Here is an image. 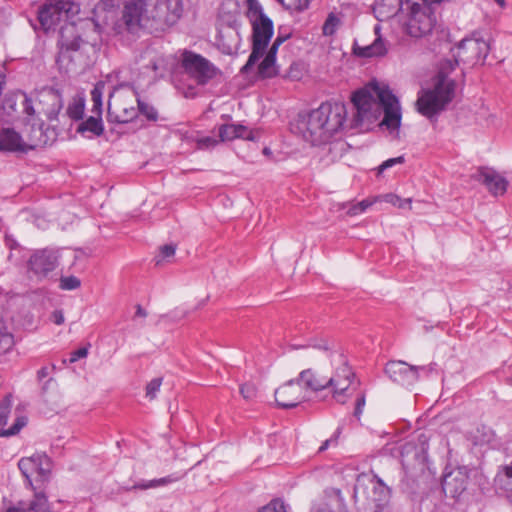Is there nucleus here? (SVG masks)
Segmentation results:
<instances>
[{
    "mask_svg": "<svg viewBox=\"0 0 512 512\" xmlns=\"http://www.w3.org/2000/svg\"><path fill=\"white\" fill-rule=\"evenodd\" d=\"M278 2L287 10L302 11L308 7V0H293L288 3H286L285 0H278Z\"/></svg>",
    "mask_w": 512,
    "mask_h": 512,
    "instance_id": "44",
    "label": "nucleus"
},
{
    "mask_svg": "<svg viewBox=\"0 0 512 512\" xmlns=\"http://www.w3.org/2000/svg\"><path fill=\"white\" fill-rule=\"evenodd\" d=\"M380 26L376 25L374 28L376 39L370 45L364 47H354V54L362 58L381 57L387 53V46L385 41L379 35Z\"/></svg>",
    "mask_w": 512,
    "mask_h": 512,
    "instance_id": "24",
    "label": "nucleus"
},
{
    "mask_svg": "<svg viewBox=\"0 0 512 512\" xmlns=\"http://www.w3.org/2000/svg\"><path fill=\"white\" fill-rule=\"evenodd\" d=\"M489 50L488 42L481 38L463 39L457 46L455 60L445 61L434 77L433 88L419 91L416 101L418 112L431 119L444 111L454 98L456 88L455 81L448 79V72L454 70L459 61L471 65L483 64Z\"/></svg>",
    "mask_w": 512,
    "mask_h": 512,
    "instance_id": "1",
    "label": "nucleus"
},
{
    "mask_svg": "<svg viewBox=\"0 0 512 512\" xmlns=\"http://www.w3.org/2000/svg\"><path fill=\"white\" fill-rule=\"evenodd\" d=\"M18 467L23 476L26 478L27 486L33 488L31 480V475L33 474V460L30 459V457L21 458L18 462Z\"/></svg>",
    "mask_w": 512,
    "mask_h": 512,
    "instance_id": "34",
    "label": "nucleus"
},
{
    "mask_svg": "<svg viewBox=\"0 0 512 512\" xmlns=\"http://www.w3.org/2000/svg\"><path fill=\"white\" fill-rule=\"evenodd\" d=\"M180 478H181V476H179V475H169V476H166V477H162V478H159V479H153V480H150V481H141V482L136 483L133 486V489L146 490V489H150V488H157V487H160V486H165V485H168L170 483L176 482Z\"/></svg>",
    "mask_w": 512,
    "mask_h": 512,
    "instance_id": "30",
    "label": "nucleus"
},
{
    "mask_svg": "<svg viewBox=\"0 0 512 512\" xmlns=\"http://www.w3.org/2000/svg\"><path fill=\"white\" fill-rule=\"evenodd\" d=\"M113 30L119 35H137L141 30L154 33V24L147 1H126L121 10V16L114 23Z\"/></svg>",
    "mask_w": 512,
    "mask_h": 512,
    "instance_id": "4",
    "label": "nucleus"
},
{
    "mask_svg": "<svg viewBox=\"0 0 512 512\" xmlns=\"http://www.w3.org/2000/svg\"><path fill=\"white\" fill-rule=\"evenodd\" d=\"M181 67L189 78L198 85H205L218 73V69L208 59L192 51H184Z\"/></svg>",
    "mask_w": 512,
    "mask_h": 512,
    "instance_id": "10",
    "label": "nucleus"
},
{
    "mask_svg": "<svg viewBox=\"0 0 512 512\" xmlns=\"http://www.w3.org/2000/svg\"><path fill=\"white\" fill-rule=\"evenodd\" d=\"M361 205L362 204H359V203L351 205L347 211V214H349L351 216H355L360 213H363V208H361Z\"/></svg>",
    "mask_w": 512,
    "mask_h": 512,
    "instance_id": "52",
    "label": "nucleus"
},
{
    "mask_svg": "<svg viewBox=\"0 0 512 512\" xmlns=\"http://www.w3.org/2000/svg\"><path fill=\"white\" fill-rule=\"evenodd\" d=\"M347 116L342 102H325L317 109L299 115L296 130L312 145L328 143L343 127Z\"/></svg>",
    "mask_w": 512,
    "mask_h": 512,
    "instance_id": "3",
    "label": "nucleus"
},
{
    "mask_svg": "<svg viewBox=\"0 0 512 512\" xmlns=\"http://www.w3.org/2000/svg\"><path fill=\"white\" fill-rule=\"evenodd\" d=\"M288 38H289V35H280V34H279V35L276 37V39L274 40V42H273V44H272V46L270 47V49H269V50L277 54V51H278V49H279L280 45H281L283 42H285Z\"/></svg>",
    "mask_w": 512,
    "mask_h": 512,
    "instance_id": "49",
    "label": "nucleus"
},
{
    "mask_svg": "<svg viewBox=\"0 0 512 512\" xmlns=\"http://www.w3.org/2000/svg\"><path fill=\"white\" fill-rule=\"evenodd\" d=\"M219 140L232 141L237 138L255 140L254 132L241 124H223L218 128Z\"/></svg>",
    "mask_w": 512,
    "mask_h": 512,
    "instance_id": "23",
    "label": "nucleus"
},
{
    "mask_svg": "<svg viewBox=\"0 0 512 512\" xmlns=\"http://www.w3.org/2000/svg\"><path fill=\"white\" fill-rule=\"evenodd\" d=\"M47 144L48 137L43 131L42 124L32 126L27 140H24L13 128H2L0 130V151L26 153Z\"/></svg>",
    "mask_w": 512,
    "mask_h": 512,
    "instance_id": "6",
    "label": "nucleus"
},
{
    "mask_svg": "<svg viewBox=\"0 0 512 512\" xmlns=\"http://www.w3.org/2000/svg\"><path fill=\"white\" fill-rule=\"evenodd\" d=\"M72 4L68 0H53L42 5L38 11V20L45 31L54 27L63 19L68 18Z\"/></svg>",
    "mask_w": 512,
    "mask_h": 512,
    "instance_id": "14",
    "label": "nucleus"
},
{
    "mask_svg": "<svg viewBox=\"0 0 512 512\" xmlns=\"http://www.w3.org/2000/svg\"><path fill=\"white\" fill-rule=\"evenodd\" d=\"M48 374H49L48 369L46 367H43L38 371L37 376H38L39 380H42V379L46 378L48 376Z\"/></svg>",
    "mask_w": 512,
    "mask_h": 512,
    "instance_id": "56",
    "label": "nucleus"
},
{
    "mask_svg": "<svg viewBox=\"0 0 512 512\" xmlns=\"http://www.w3.org/2000/svg\"><path fill=\"white\" fill-rule=\"evenodd\" d=\"M371 481V489H355L354 500L357 512H382L388 504L390 490L383 481L376 477Z\"/></svg>",
    "mask_w": 512,
    "mask_h": 512,
    "instance_id": "8",
    "label": "nucleus"
},
{
    "mask_svg": "<svg viewBox=\"0 0 512 512\" xmlns=\"http://www.w3.org/2000/svg\"><path fill=\"white\" fill-rule=\"evenodd\" d=\"M266 48L252 44V52L248 57L246 64L241 68V73L245 74L258 62L264 55Z\"/></svg>",
    "mask_w": 512,
    "mask_h": 512,
    "instance_id": "33",
    "label": "nucleus"
},
{
    "mask_svg": "<svg viewBox=\"0 0 512 512\" xmlns=\"http://www.w3.org/2000/svg\"><path fill=\"white\" fill-rule=\"evenodd\" d=\"M303 398L302 386L297 378L287 381L275 391L276 403L283 409L296 407Z\"/></svg>",
    "mask_w": 512,
    "mask_h": 512,
    "instance_id": "17",
    "label": "nucleus"
},
{
    "mask_svg": "<svg viewBox=\"0 0 512 512\" xmlns=\"http://www.w3.org/2000/svg\"><path fill=\"white\" fill-rule=\"evenodd\" d=\"M297 381L304 386V388L318 392L330 388V381L328 376L321 375L318 371L308 368L302 370L297 378Z\"/></svg>",
    "mask_w": 512,
    "mask_h": 512,
    "instance_id": "22",
    "label": "nucleus"
},
{
    "mask_svg": "<svg viewBox=\"0 0 512 512\" xmlns=\"http://www.w3.org/2000/svg\"><path fill=\"white\" fill-rule=\"evenodd\" d=\"M364 405H365V397H364V395H361L356 400V407H355V412H354V414L356 416H359L361 414L362 408Z\"/></svg>",
    "mask_w": 512,
    "mask_h": 512,
    "instance_id": "51",
    "label": "nucleus"
},
{
    "mask_svg": "<svg viewBox=\"0 0 512 512\" xmlns=\"http://www.w3.org/2000/svg\"><path fill=\"white\" fill-rule=\"evenodd\" d=\"M263 153H264V154H269V153H270L269 148H264Z\"/></svg>",
    "mask_w": 512,
    "mask_h": 512,
    "instance_id": "61",
    "label": "nucleus"
},
{
    "mask_svg": "<svg viewBox=\"0 0 512 512\" xmlns=\"http://www.w3.org/2000/svg\"><path fill=\"white\" fill-rule=\"evenodd\" d=\"M290 348L291 349H299V348L309 349V348H311V349H318V350H324V351L330 350L327 340H316V339H311L307 345L299 346V345L291 344Z\"/></svg>",
    "mask_w": 512,
    "mask_h": 512,
    "instance_id": "38",
    "label": "nucleus"
},
{
    "mask_svg": "<svg viewBox=\"0 0 512 512\" xmlns=\"http://www.w3.org/2000/svg\"><path fill=\"white\" fill-rule=\"evenodd\" d=\"M359 204H362L361 208H363V212H364L369 206L372 205V202L369 200H363V201L359 202Z\"/></svg>",
    "mask_w": 512,
    "mask_h": 512,
    "instance_id": "57",
    "label": "nucleus"
},
{
    "mask_svg": "<svg viewBox=\"0 0 512 512\" xmlns=\"http://www.w3.org/2000/svg\"><path fill=\"white\" fill-rule=\"evenodd\" d=\"M276 53L268 51L262 62L258 66V74L262 78H271L277 75L278 71L275 66Z\"/></svg>",
    "mask_w": 512,
    "mask_h": 512,
    "instance_id": "29",
    "label": "nucleus"
},
{
    "mask_svg": "<svg viewBox=\"0 0 512 512\" xmlns=\"http://www.w3.org/2000/svg\"><path fill=\"white\" fill-rule=\"evenodd\" d=\"M434 364L428 366H412L403 361H390L386 364L385 373L388 377L401 385H411L419 378V372L428 374L433 370Z\"/></svg>",
    "mask_w": 512,
    "mask_h": 512,
    "instance_id": "13",
    "label": "nucleus"
},
{
    "mask_svg": "<svg viewBox=\"0 0 512 512\" xmlns=\"http://www.w3.org/2000/svg\"><path fill=\"white\" fill-rule=\"evenodd\" d=\"M247 2V12L262 9V6L259 4L257 0H246Z\"/></svg>",
    "mask_w": 512,
    "mask_h": 512,
    "instance_id": "53",
    "label": "nucleus"
},
{
    "mask_svg": "<svg viewBox=\"0 0 512 512\" xmlns=\"http://www.w3.org/2000/svg\"><path fill=\"white\" fill-rule=\"evenodd\" d=\"M240 393L246 400H252L256 397L257 390L254 384L245 383L240 387Z\"/></svg>",
    "mask_w": 512,
    "mask_h": 512,
    "instance_id": "47",
    "label": "nucleus"
},
{
    "mask_svg": "<svg viewBox=\"0 0 512 512\" xmlns=\"http://www.w3.org/2000/svg\"><path fill=\"white\" fill-rule=\"evenodd\" d=\"M52 318L55 324L61 325L64 322V315L62 311L56 310L52 314Z\"/></svg>",
    "mask_w": 512,
    "mask_h": 512,
    "instance_id": "54",
    "label": "nucleus"
},
{
    "mask_svg": "<svg viewBox=\"0 0 512 512\" xmlns=\"http://www.w3.org/2000/svg\"><path fill=\"white\" fill-rule=\"evenodd\" d=\"M81 285L80 279L75 276H66L60 278V288L63 290H75Z\"/></svg>",
    "mask_w": 512,
    "mask_h": 512,
    "instance_id": "39",
    "label": "nucleus"
},
{
    "mask_svg": "<svg viewBox=\"0 0 512 512\" xmlns=\"http://www.w3.org/2000/svg\"><path fill=\"white\" fill-rule=\"evenodd\" d=\"M30 269L38 276H47L54 271L59 264L58 251L53 249H42L36 251L29 259Z\"/></svg>",
    "mask_w": 512,
    "mask_h": 512,
    "instance_id": "16",
    "label": "nucleus"
},
{
    "mask_svg": "<svg viewBox=\"0 0 512 512\" xmlns=\"http://www.w3.org/2000/svg\"><path fill=\"white\" fill-rule=\"evenodd\" d=\"M307 357L308 358H312L313 357V351L312 350H308L307 351Z\"/></svg>",
    "mask_w": 512,
    "mask_h": 512,
    "instance_id": "59",
    "label": "nucleus"
},
{
    "mask_svg": "<svg viewBox=\"0 0 512 512\" xmlns=\"http://www.w3.org/2000/svg\"><path fill=\"white\" fill-rule=\"evenodd\" d=\"M79 48L80 39H74L70 43L65 44V46L61 48L57 58V63L59 67L65 69L66 71L72 70L74 63L71 53L77 52Z\"/></svg>",
    "mask_w": 512,
    "mask_h": 512,
    "instance_id": "26",
    "label": "nucleus"
},
{
    "mask_svg": "<svg viewBox=\"0 0 512 512\" xmlns=\"http://www.w3.org/2000/svg\"><path fill=\"white\" fill-rule=\"evenodd\" d=\"M91 101L93 103L91 112L93 114H101L102 115V95H103V86L96 85L91 93Z\"/></svg>",
    "mask_w": 512,
    "mask_h": 512,
    "instance_id": "35",
    "label": "nucleus"
},
{
    "mask_svg": "<svg viewBox=\"0 0 512 512\" xmlns=\"http://www.w3.org/2000/svg\"><path fill=\"white\" fill-rule=\"evenodd\" d=\"M136 104L138 113L144 115L149 121H156L158 119V112L152 105L141 101L138 97Z\"/></svg>",
    "mask_w": 512,
    "mask_h": 512,
    "instance_id": "36",
    "label": "nucleus"
},
{
    "mask_svg": "<svg viewBox=\"0 0 512 512\" xmlns=\"http://www.w3.org/2000/svg\"><path fill=\"white\" fill-rule=\"evenodd\" d=\"M332 363H337L333 375L328 376L330 381V388H332L333 397L339 402H344L341 396L348 390L351 385L354 373L345 356L341 353H331Z\"/></svg>",
    "mask_w": 512,
    "mask_h": 512,
    "instance_id": "12",
    "label": "nucleus"
},
{
    "mask_svg": "<svg viewBox=\"0 0 512 512\" xmlns=\"http://www.w3.org/2000/svg\"><path fill=\"white\" fill-rule=\"evenodd\" d=\"M176 252L175 244H166L159 248V253L155 257V264L157 266L163 265L166 262H170V260L174 257Z\"/></svg>",
    "mask_w": 512,
    "mask_h": 512,
    "instance_id": "32",
    "label": "nucleus"
},
{
    "mask_svg": "<svg viewBox=\"0 0 512 512\" xmlns=\"http://www.w3.org/2000/svg\"><path fill=\"white\" fill-rule=\"evenodd\" d=\"M499 6L504 7L505 6V0H494Z\"/></svg>",
    "mask_w": 512,
    "mask_h": 512,
    "instance_id": "58",
    "label": "nucleus"
},
{
    "mask_svg": "<svg viewBox=\"0 0 512 512\" xmlns=\"http://www.w3.org/2000/svg\"><path fill=\"white\" fill-rule=\"evenodd\" d=\"M76 130L78 133L86 135L88 138L101 136L104 132L101 114L91 115L85 121H82Z\"/></svg>",
    "mask_w": 512,
    "mask_h": 512,
    "instance_id": "25",
    "label": "nucleus"
},
{
    "mask_svg": "<svg viewBox=\"0 0 512 512\" xmlns=\"http://www.w3.org/2000/svg\"><path fill=\"white\" fill-rule=\"evenodd\" d=\"M352 103L356 109V126L364 121L372 122L378 119L383 112L384 117L380 125L391 132L398 131L401 124V108L397 97L386 85L377 81L369 83L353 94Z\"/></svg>",
    "mask_w": 512,
    "mask_h": 512,
    "instance_id": "2",
    "label": "nucleus"
},
{
    "mask_svg": "<svg viewBox=\"0 0 512 512\" xmlns=\"http://www.w3.org/2000/svg\"><path fill=\"white\" fill-rule=\"evenodd\" d=\"M136 102L137 92L134 89L115 91L108 101V120L118 124L131 122L138 116Z\"/></svg>",
    "mask_w": 512,
    "mask_h": 512,
    "instance_id": "7",
    "label": "nucleus"
},
{
    "mask_svg": "<svg viewBox=\"0 0 512 512\" xmlns=\"http://www.w3.org/2000/svg\"><path fill=\"white\" fill-rule=\"evenodd\" d=\"M30 512H51L47 496L43 492H35L34 498L29 502Z\"/></svg>",
    "mask_w": 512,
    "mask_h": 512,
    "instance_id": "31",
    "label": "nucleus"
},
{
    "mask_svg": "<svg viewBox=\"0 0 512 512\" xmlns=\"http://www.w3.org/2000/svg\"><path fill=\"white\" fill-rule=\"evenodd\" d=\"M339 22V19L334 14H329L323 25V34L327 36L333 35Z\"/></svg>",
    "mask_w": 512,
    "mask_h": 512,
    "instance_id": "40",
    "label": "nucleus"
},
{
    "mask_svg": "<svg viewBox=\"0 0 512 512\" xmlns=\"http://www.w3.org/2000/svg\"><path fill=\"white\" fill-rule=\"evenodd\" d=\"M246 14L252 25V44L267 48L274 32L272 20L264 14L263 9Z\"/></svg>",
    "mask_w": 512,
    "mask_h": 512,
    "instance_id": "15",
    "label": "nucleus"
},
{
    "mask_svg": "<svg viewBox=\"0 0 512 512\" xmlns=\"http://www.w3.org/2000/svg\"><path fill=\"white\" fill-rule=\"evenodd\" d=\"M118 6V0H100L94 8L96 13L109 12Z\"/></svg>",
    "mask_w": 512,
    "mask_h": 512,
    "instance_id": "43",
    "label": "nucleus"
},
{
    "mask_svg": "<svg viewBox=\"0 0 512 512\" xmlns=\"http://www.w3.org/2000/svg\"><path fill=\"white\" fill-rule=\"evenodd\" d=\"M8 339H9V340H10V342L12 343V336H11V335H9V336H8Z\"/></svg>",
    "mask_w": 512,
    "mask_h": 512,
    "instance_id": "62",
    "label": "nucleus"
},
{
    "mask_svg": "<svg viewBox=\"0 0 512 512\" xmlns=\"http://www.w3.org/2000/svg\"><path fill=\"white\" fill-rule=\"evenodd\" d=\"M33 460V473H37L41 479L48 478L51 471V460L46 454L36 453L30 457Z\"/></svg>",
    "mask_w": 512,
    "mask_h": 512,
    "instance_id": "28",
    "label": "nucleus"
},
{
    "mask_svg": "<svg viewBox=\"0 0 512 512\" xmlns=\"http://www.w3.org/2000/svg\"><path fill=\"white\" fill-rule=\"evenodd\" d=\"M135 316L136 317H142V318H145L147 316V312L145 309L142 308L141 305H137L136 306V312H135Z\"/></svg>",
    "mask_w": 512,
    "mask_h": 512,
    "instance_id": "55",
    "label": "nucleus"
},
{
    "mask_svg": "<svg viewBox=\"0 0 512 512\" xmlns=\"http://www.w3.org/2000/svg\"><path fill=\"white\" fill-rule=\"evenodd\" d=\"M85 104L83 100L74 101L68 106L67 114L73 120H80L84 115Z\"/></svg>",
    "mask_w": 512,
    "mask_h": 512,
    "instance_id": "37",
    "label": "nucleus"
},
{
    "mask_svg": "<svg viewBox=\"0 0 512 512\" xmlns=\"http://www.w3.org/2000/svg\"><path fill=\"white\" fill-rule=\"evenodd\" d=\"M494 481L498 488L508 493L509 501L512 504V463L502 466Z\"/></svg>",
    "mask_w": 512,
    "mask_h": 512,
    "instance_id": "27",
    "label": "nucleus"
},
{
    "mask_svg": "<svg viewBox=\"0 0 512 512\" xmlns=\"http://www.w3.org/2000/svg\"><path fill=\"white\" fill-rule=\"evenodd\" d=\"M467 482V471L464 468H457L444 476L442 489L447 495L456 498L466 490Z\"/></svg>",
    "mask_w": 512,
    "mask_h": 512,
    "instance_id": "20",
    "label": "nucleus"
},
{
    "mask_svg": "<svg viewBox=\"0 0 512 512\" xmlns=\"http://www.w3.org/2000/svg\"><path fill=\"white\" fill-rule=\"evenodd\" d=\"M88 354V348L87 347H81L71 353L69 362L74 363L78 361L81 358H85Z\"/></svg>",
    "mask_w": 512,
    "mask_h": 512,
    "instance_id": "48",
    "label": "nucleus"
},
{
    "mask_svg": "<svg viewBox=\"0 0 512 512\" xmlns=\"http://www.w3.org/2000/svg\"><path fill=\"white\" fill-rule=\"evenodd\" d=\"M11 407V396L7 395L0 403V437L14 436L27 424V417L21 415L16 417L13 425L9 429H4V426L7 424L8 416L11 412Z\"/></svg>",
    "mask_w": 512,
    "mask_h": 512,
    "instance_id": "19",
    "label": "nucleus"
},
{
    "mask_svg": "<svg viewBox=\"0 0 512 512\" xmlns=\"http://www.w3.org/2000/svg\"><path fill=\"white\" fill-rule=\"evenodd\" d=\"M340 432H341V429H340V428H338V429L336 430L335 434H334V437H332V438H330V439L325 440V441L322 443V445L320 446V448H319V452H323V451H325V450L330 446V444H331L332 442H336V439H337V437L339 436Z\"/></svg>",
    "mask_w": 512,
    "mask_h": 512,
    "instance_id": "50",
    "label": "nucleus"
},
{
    "mask_svg": "<svg viewBox=\"0 0 512 512\" xmlns=\"http://www.w3.org/2000/svg\"><path fill=\"white\" fill-rule=\"evenodd\" d=\"M405 162L404 156H399L396 158H390L386 161H384L381 165L377 168V174H382L386 169L393 167L396 164H403Z\"/></svg>",
    "mask_w": 512,
    "mask_h": 512,
    "instance_id": "46",
    "label": "nucleus"
},
{
    "mask_svg": "<svg viewBox=\"0 0 512 512\" xmlns=\"http://www.w3.org/2000/svg\"><path fill=\"white\" fill-rule=\"evenodd\" d=\"M161 384L162 378L159 377L152 379L146 386V396L150 399H154L157 392L160 390Z\"/></svg>",
    "mask_w": 512,
    "mask_h": 512,
    "instance_id": "45",
    "label": "nucleus"
},
{
    "mask_svg": "<svg viewBox=\"0 0 512 512\" xmlns=\"http://www.w3.org/2000/svg\"><path fill=\"white\" fill-rule=\"evenodd\" d=\"M259 512H287V509L282 500L274 499L266 506L262 507Z\"/></svg>",
    "mask_w": 512,
    "mask_h": 512,
    "instance_id": "41",
    "label": "nucleus"
},
{
    "mask_svg": "<svg viewBox=\"0 0 512 512\" xmlns=\"http://www.w3.org/2000/svg\"><path fill=\"white\" fill-rule=\"evenodd\" d=\"M218 46L225 54L235 53L240 45L241 37L239 24L234 19L227 26H221L218 29Z\"/></svg>",
    "mask_w": 512,
    "mask_h": 512,
    "instance_id": "18",
    "label": "nucleus"
},
{
    "mask_svg": "<svg viewBox=\"0 0 512 512\" xmlns=\"http://www.w3.org/2000/svg\"><path fill=\"white\" fill-rule=\"evenodd\" d=\"M155 32H163L176 24L183 14L182 0H155L150 7Z\"/></svg>",
    "mask_w": 512,
    "mask_h": 512,
    "instance_id": "11",
    "label": "nucleus"
},
{
    "mask_svg": "<svg viewBox=\"0 0 512 512\" xmlns=\"http://www.w3.org/2000/svg\"><path fill=\"white\" fill-rule=\"evenodd\" d=\"M476 179L494 196L503 195L507 190L508 181L493 169L481 168Z\"/></svg>",
    "mask_w": 512,
    "mask_h": 512,
    "instance_id": "21",
    "label": "nucleus"
},
{
    "mask_svg": "<svg viewBox=\"0 0 512 512\" xmlns=\"http://www.w3.org/2000/svg\"><path fill=\"white\" fill-rule=\"evenodd\" d=\"M219 142L220 140H217L216 138L211 136H205L196 139L197 148L200 150L214 148Z\"/></svg>",
    "mask_w": 512,
    "mask_h": 512,
    "instance_id": "42",
    "label": "nucleus"
},
{
    "mask_svg": "<svg viewBox=\"0 0 512 512\" xmlns=\"http://www.w3.org/2000/svg\"><path fill=\"white\" fill-rule=\"evenodd\" d=\"M22 96L23 112L28 117L44 115L47 120L52 121L57 119L63 106L61 94L52 88L40 91L35 100L26 93H22Z\"/></svg>",
    "mask_w": 512,
    "mask_h": 512,
    "instance_id": "5",
    "label": "nucleus"
},
{
    "mask_svg": "<svg viewBox=\"0 0 512 512\" xmlns=\"http://www.w3.org/2000/svg\"><path fill=\"white\" fill-rule=\"evenodd\" d=\"M400 458L405 477L414 482L418 474L424 472L427 461V446L425 440L421 445L406 442L400 446Z\"/></svg>",
    "mask_w": 512,
    "mask_h": 512,
    "instance_id": "9",
    "label": "nucleus"
},
{
    "mask_svg": "<svg viewBox=\"0 0 512 512\" xmlns=\"http://www.w3.org/2000/svg\"><path fill=\"white\" fill-rule=\"evenodd\" d=\"M507 383L512 386V375L507 378Z\"/></svg>",
    "mask_w": 512,
    "mask_h": 512,
    "instance_id": "60",
    "label": "nucleus"
}]
</instances>
